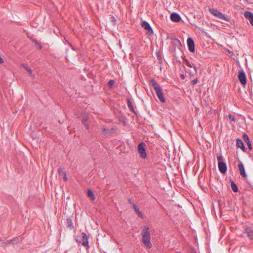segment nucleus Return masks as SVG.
Returning a JSON list of instances; mask_svg holds the SVG:
<instances>
[{"label": "nucleus", "mask_w": 253, "mask_h": 253, "mask_svg": "<svg viewBox=\"0 0 253 253\" xmlns=\"http://www.w3.org/2000/svg\"><path fill=\"white\" fill-rule=\"evenodd\" d=\"M142 236V242L148 248L150 249L152 247L151 243V236L149 232V228L147 226L142 227L141 233Z\"/></svg>", "instance_id": "1"}, {"label": "nucleus", "mask_w": 253, "mask_h": 253, "mask_svg": "<svg viewBox=\"0 0 253 253\" xmlns=\"http://www.w3.org/2000/svg\"><path fill=\"white\" fill-rule=\"evenodd\" d=\"M150 83L160 101L162 103H165L166 99L164 96L162 89L160 85L157 83L154 79H151L150 80Z\"/></svg>", "instance_id": "2"}, {"label": "nucleus", "mask_w": 253, "mask_h": 253, "mask_svg": "<svg viewBox=\"0 0 253 253\" xmlns=\"http://www.w3.org/2000/svg\"><path fill=\"white\" fill-rule=\"evenodd\" d=\"M217 159L219 171L222 174H225L227 171V166L226 163L223 162L224 158L223 156L219 155L217 156Z\"/></svg>", "instance_id": "3"}, {"label": "nucleus", "mask_w": 253, "mask_h": 253, "mask_svg": "<svg viewBox=\"0 0 253 253\" xmlns=\"http://www.w3.org/2000/svg\"><path fill=\"white\" fill-rule=\"evenodd\" d=\"M209 11L211 14L220 19L224 20L225 21L228 22L230 20V18L225 16L222 13L216 9L210 8Z\"/></svg>", "instance_id": "4"}, {"label": "nucleus", "mask_w": 253, "mask_h": 253, "mask_svg": "<svg viewBox=\"0 0 253 253\" xmlns=\"http://www.w3.org/2000/svg\"><path fill=\"white\" fill-rule=\"evenodd\" d=\"M137 148L140 157L142 159H145L147 157L145 144L144 142H141L138 144Z\"/></svg>", "instance_id": "5"}, {"label": "nucleus", "mask_w": 253, "mask_h": 253, "mask_svg": "<svg viewBox=\"0 0 253 253\" xmlns=\"http://www.w3.org/2000/svg\"><path fill=\"white\" fill-rule=\"evenodd\" d=\"M141 26L147 31V34L149 35H152L153 31L150 24L146 21H143L141 23Z\"/></svg>", "instance_id": "6"}, {"label": "nucleus", "mask_w": 253, "mask_h": 253, "mask_svg": "<svg viewBox=\"0 0 253 253\" xmlns=\"http://www.w3.org/2000/svg\"><path fill=\"white\" fill-rule=\"evenodd\" d=\"M187 43L189 50L191 52L195 51V43L191 38H188L187 40Z\"/></svg>", "instance_id": "7"}, {"label": "nucleus", "mask_w": 253, "mask_h": 253, "mask_svg": "<svg viewBox=\"0 0 253 253\" xmlns=\"http://www.w3.org/2000/svg\"><path fill=\"white\" fill-rule=\"evenodd\" d=\"M238 78L240 83L245 85L247 83V78L245 72L243 71H241L239 72Z\"/></svg>", "instance_id": "8"}, {"label": "nucleus", "mask_w": 253, "mask_h": 253, "mask_svg": "<svg viewBox=\"0 0 253 253\" xmlns=\"http://www.w3.org/2000/svg\"><path fill=\"white\" fill-rule=\"evenodd\" d=\"M79 242H81L84 246L88 247V238L86 234L85 233H83L82 234V237L81 240H79Z\"/></svg>", "instance_id": "9"}, {"label": "nucleus", "mask_w": 253, "mask_h": 253, "mask_svg": "<svg viewBox=\"0 0 253 253\" xmlns=\"http://www.w3.org/2000/svg\"><path fill=\"white\" fill-rule=\"evenodd\" d=\"M245 234L250 240H253V228L251 227H247L245 229Z\"/></svg>", "instance_id": "10"}, {"label": "nucleus", "mask_w": 253, "mask_h": 253, "mask_svg": "<svg viewBox=\"0 0 253 253\" xmlns=\"http://www.w3.org/2000/svg\"><path fill=\"white\" fill-rule=\"evenodd\" d=\"M170 20L174 22H179L181 18L180 15L177 13L173 12L170 14Z\"/></svg>", "instance_id": "11"}, {"label": "nucleus", "mask_w": 253, "mask_h": 253, "mask_svg": "<svg viewBox=\"0 0 253 253\" xmlns=\"http://www.w3.org/2000/svg\"><path fill=\"white\" fill-rule=\"evenodd\" d=\"M244 16L249 20L251 24L253 26V13L250 11H247L244 13Z\"/></svg>", "instance_id": "12"}, {"label": "nucleus", "mask_w": 253, "mask_h": 253, "mask_svg": "<svg viewBox=\"0 0 253 253\" xmlns=\"http://www.w3.org/2000/svg\"><path fill=\"white\" fill-rule=\"evenodd\" d=\"M171 44L175 48L177 47L179 49H180L182 46V44H181V43L180 40L176 38L173 39L172 40V41L171 42Z\"/></svg>", "instance_id": "13"}, {"label": "nucleus", "mask_w": 253, "mask_h": 253, "mask_svg": "<svg viewBox=\"0 0 253 253\" xmlns=\"http://www.w3.org/2000/svg\"><path fill=\"white\" fill-rule=\"evenodd\" d=\"M238 168L240 170V175L244 178H246L247 177V174L245 172V170L244 168V166L242 163H240L238 165Z\"/></svg>", "instance_id": "14"}, {"label": "nucleus", "mask_w": 253, "mask_h": 253, "mask_svg": "<svg viewBox=\"0 0 253 253\" xmlns=\"http://www.w3.org/2000/svg\"><path fill=\"white\" fill-rule=\"evenodd\" d=\"M236 146L240 148L244 152L246 151V148L242 140L239 138L236 139Z\"/></svg>", "instance_id": "15"}, {"label": "nucleus", "mask_w": 253, "mask_h": 253, "mask_svg": "<svg viewBox=\"0 0 253 253\" xmlns=\"http://www.w3.org/2000/svg\"><path fill=\"white\" fill-rule=\"evenodd\" d=\"M58 172L59 174V176L60 177H62L65 181H66L68 180V177L67 176L66 173L65 171L63 170L62 169H58Z\"/></svg>", "instance_id": "16"}, {"label": "nucleus", "mask_w": 253, "mask_h": 253, "mask_svg": "<svg viewBox=\"0 0 253 253\" xmlns=\"http://www.w3.org/2000/svg\"><path fill=\"white\" fill-rule=\"evenodd\" d=\"M243 138L244 139V141L247 143L249 149L250 150H251L252 149V146L251 143L250 141V139H249V137H248V135L246 134H244Z\"/></svg>", "instance_id": "17"}, {"label": "nucleus", "mask_w": 253, "mask_h": 253, "mask_svg": "<svg viewBox=\"0 0 253 253\" xmlns=\"http://www.w3.org/2000/svg\"><path fill=\"white\" fill-rule=\"evenodd\" d=\"M230 183H231V187L232 190L234 192H237L238 191V187H237V185L236 184V183L234 182V181L233 180H232L231 179L230 180Z\"/></svg>", "instance_id": "18"}, {"label": "nucleus", "mask_w": 253, "mask_h": 253, "mask_svg": "<svg viewBox=\"0 0 253 253\" xmlns=\"http://www.w3.org/2000/svg\"><path fill=\"white\" fill-rule=\"evenodd\" d=\"M87 196L88 197H89L90 198V199L92 201L95 200V197L93 193L92 192V191L90 189H88L87 190Z\"/></svg>", "instance_id": "19"}, {"label": "nucleus", "mask_w": 253, "mask_h": 253, "mask_svg": "<svg viewBox=\"0 0 253 253\" xmlns=\"http://www.w3.org/2000/svg\"><path fill=\"white\" fill-rule=\"evenodd\" d=\"M32 41L35 44V45L37 47V48L38 49H41L42 48V46L41 44L37 40L33 39Z\"/></svg>", "instance_id": "20"}, {"label": "nucleus", "mask_w": 253, "mask_h": 253, "mask_svg": "<svg viewBox=\"0 0 253 253\" xmlns=\"http://www.w3.org/2000/svg\"><path fill=\"white\" fill-rule=\"evenodd\" d=\"M127 106H128V108L129 109V110L131 111H132V112H134V113L135 112L134 108H133V106L132 105V103L131 101V100L128 99H127Z\"/></svg>", "instance_id": "21"}, {"label": "nucleus", "mask_w": 253, "mask_h": 253, "mask_svg": "<svg viewBox=\"0 0 253 253\" xmlns=\"http://www.w3.org/2000/svg\"><path fill=\"white\" fill-rule=\"evenodd\" d=\"M88 120V115L87 114H84L83 115L82 119V123L83 124H85Z\"/></svg>", "instance_id": "22"}, {"label": "nucleus", "mask_w": 253, "mask_h": 253, "mask_svg": "<svg viewBox=\"0 0 253 253\" xmlns=\"http://www.w3.org/2000/svg\"><path fill=\"white\" fill-rule=\"evenodd\" d=\"M133 207L134 211H135V212L137 214L138 216L142 217V214L141 212H140V211H139V210L138 208V207L135 204L133 205Z\"/></svg>", "instance_id": "23"}, {"label": "nucleus", "mask_w": 253, "mask_h": 253, "mask_svg": "<svg viewBox=\"0 0 253 253\" xmlns=\"http://www.w3.org/2000/svg\"><path fill=\"white\" fill-rule=\"evenodd\" d=\"M186 62H187V66H188L189 67H190L191 68H193L195 70V72L196 73H197V70H198L197 67L194 64H190L187 60H186Z\"/></svg>", "instance_id": "24"}, {"label": "nucleus", "mask_w": 253, "mask_h": 253, "mask_svg": "<svg viewBox=\"0 0 253 253\" xmlns=\"http://www.w3.org/2000/svg\"><path fill=\"white\" fill-rule=\"evenodd\" d=\"M67 226L71 228H73L72 219L70 218L67 219Z\"/></svg>", "instance_id": "25"}, {"label": "nucleus", "mask_w": 253, "mask_h": 253, "mask_svg": "<svg viewBox=\"0 0 253 253\" xmlns=\"http://www.w3.org/2000/svg\"><path fill=\"white\" fill-rule=\"evenodd\" d=\"M14 242H15V243H17L18 242V239L15 238V239H12V240H8L7 241H6L5 243L6 244H14V243H13Z\"/></svg>", "instance_id": "26"}, {"label": "nucleus", "mask_w": 253, "mask_h": 253, "mask_svg": "<svg viewBox=\"0 0 253 253\" xmlns=\"http://www.w3.org/2000/svg\"><path fill=\"white\" fill-rule=\"evenodd\" d=\"M23 67L27 71L29 74L32 75V70L27 65H23Z\"/></svg>", "instance_id": "27"}, {"label": "nucleus", "mask_w": 253, "mask_h": 253, "mask_svg": "<svg viewBox=\"0 0 253 253\" xmlns=\"http://www.w3.org/2000/svg\"><path fill=\"white\" fill-rule=\"evenodd\" d=\"M115 81L113 80H110L108 83V85L110 87H112L114 84Z\"/></svg>", "instance_id": "28"}, {"label": "nucleus", "mask_w": 253, "mask_h": 253, "mask_svg": "<svg viewBox=\"0 0 253 253\" xmlns=\"http://www.w3.org/2000/svg\"><path fill=\"white\" fill-rule=\"evenodd\" d=\"M229 119L231 121H232V122H235V118L234 116L231 115V114H229L228 116Z\"/></svg>", "instance_id": "29"}, {"label": "nucleus", "mask_w": 253, "mask_h": 253, "mask_svg": "<svg viewBox=\"0 0 253 253\" xmlns=\"http://www.w3.org/2000/svg\"><path fill=\"white\" fill-rule=\"evenodd\" d=\"M102 132H103V133L105 135H108L109 134V130L105 128H104L103 129H102Z\"/></svg>", "instance_id": "30"}, {"label": "nucleus", "mask_w": 253, "mask_h": 253, "mask_svg": "<svg viewBox=\"0 0 253 253\" xmlns=\"http://www.w3.org/2000/svg\"><path fill=\"white\" fill-rule=\"evenodd\" d=\"M110 20H111V22H112L114 24H116V22H117V21H116V18H115L114 16H111V17H110Z\"/></svg>", "instance_id": "31"}, {"label": "nucleus", "mask_w": 253, "mask_h": 253, "mask_svg": "<svg viewBox=\"0 0 253 253\" xmlns=\"http://www.w3.org/2000/svg\"><path fill=\"white\" fill-rule=\"evenodd\" d=\"M198 82V79H195L191 81V84L193 85L196 84Z\"/></svg>", "instance_id": "32"}, {"label": "nucleus", "mask_w": 253, "mask_h": 253, "mask_svg": "<svg viewBox=\"0 0 253 253\" xmlns=\"http://www.w3.org/2000/svg\"><path fill=\"white\" fill-rule=\"evenodd\" d=\"M115 131V129L113 128H111V130H109V134H111L112 133H114Z\"/></svg>", "instance_id": "33"}, {"label": "nucleus", "mask_w": 253, "mask_h": 253, "mask_svg": "<svg viewBox=\"0 0 253 253\" xmlns=\"http://www.w3.org/2000/svg\"><path fill=\"white\" fill-rule=\"evenodd\" d=\"M83 125L84 126L86 129H89V125L87 123H85V124H83Z\"/></svg>", "instance_id": "34"}, {"label": "nucleus", "mask_w": 253, "mask_h": 253, "mask_svg": "<svg viewBox=\"0 0 253 253\" xmlns=\"http://www.w3.org/2000/svg\"><path fill=\"white\" fill-rule=\"evenodd\" d=\"M3 63V59L0 56V64H2Z\"/></svg>", "instance_id": "35"}, {"label": "nucleus", "mask_w": 253, "mask_h": 253, "mask_svg": "<svg viewBox=\"0 0 253 253\" xmlns=\"http://www.w3.org/2000/svg\"><path fill=\"white\" fill-rule=\"evenodd\" d=\"M180 78L182 79H185V76L183 74H181L180 75Z\"/></svg>", "instance_id": "36"}, {"label": "nucleus", "mask_w": 253, "mask_h": 253, "mask_svg": "<svg viewBox=\"0 0 253 253\" xmlns=\"http://www.w3.org/2000/svg\"><path fill=\"white\" fill-rule=\"evenodd\" d=\"M128 202L129 203H131V200L130 199H128Z\"/></svg>", "instance_id": "37"}]
</instances>
